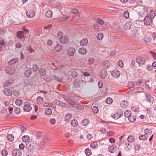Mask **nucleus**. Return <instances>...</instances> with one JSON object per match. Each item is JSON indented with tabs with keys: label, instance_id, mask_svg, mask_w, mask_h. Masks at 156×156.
<instances>
[{
	"label": "nucleus",
	"instance_id": "f704fd0d",
	"mask_svg": "<svg viewBox=\"0 0 156 156\" xmlns=\"http://www.w3.org/2000/svg\"><path fill=\"white\" fill-rule=\"evenodd\" d=\"M78 75V74L77 73L76 71L74 70H73L72 71L70 74V76L73 77H76Z\"/></svg>",
	"mask_w": 156,
	"mask_h": 156
},
{
	"label": "nucleus",
	"instance_id": "f257e3e1",
	"mask_svg": "<svg viewBox=\"0 0 156 156\" xmlns=\"http://www.w3.org/2000/svg\"><path fill=\"white\" fill-rule=\"evenodd\" d=\"M85 77L84 76H81L77 78L75 80L74 84L75 86L78 87L80 84L85 83L86 81L84 80Z\"/></svg>",
	"mask_w": 156,
	"mask_h": 156
},
{
	"label": "nucleus",
	"instance_id": "dca6fc26",
	"mask_svg": "<svg viewBox=\"0 0 156 156\" xmlns=\"http://www.w3.org/2000/svg\"><path fill=\"white\" fill-rule=\"evenodd\" d=\"M24 33L22 31H18L16 33L17 37L20 39H22L24 37Z\"/></svg>",
	"mask_w": 156,
	"mask_h": 156
},
{
	"label": "nucleus",
	"instance_id": "3c124183",
	"mask_svg": "<svg viewBox=\"0 0 156 156\" xmlns=\"http://www.w3.org/2000/svg\"><path fill=\"white\" fill-rule=\"evenodd\" d=\"M53 77L54 78L55 80L57 81L61 82L62 81V79L59 78L58 76L54 75L53 76Z\"/></svg>",
	"mask_w": 156,
	"mask_h": 156
},
{
	"label": "nucleus",
	"instance_id": "69168bd1",
	"mask_svg": "<svg viewBox=\"0 0 156 156\" xmlns=\"http://www.w3.org/2000/svg\"><path fill=\"white\" fill-rule=\"evenodd\" d=\"M6 32V30L5 29L3 28H0V34H3Z\"/></svg>",
	"mask_w": 156,
	"mask_h": 156
},
{
	"label": "nucleus",
	"instance_id": "4c0bfd02",
	"mask_svg": "<svg viewBox=\"0 0 156 156\" xmlns=\"http://www.w3.org/2000/svg\"><path fill=\"white\" fill-rule=\"evenodd\" d=\"M125 116L129 118L131 115V112L130 111H126L124 113Z\"/></svg>",
	"mask_w": 156,
	"mask_h": 156
},
{
	"label": "nucleus",
	"instance_id": "9b49d317",
	"mask_svg": "<svg viewBox=\"0 0 156 156\" xmlns=\"http://www.w3.org/2000/svg\"><path fill=\"white\" fill-rule=\"evenodd\" d=\"M120 72L117 69H115L112 72V75L115 78H116L119 76Z\"/></svg>",
	"mask_w": 156,
	"mask_h": 156
},
{
	"label": "nucleus",
	"instance_id": "c03bdc74",
	"mask_svg": "<svg viewBox=\"0 0 156 156\" xmlns=\"http://www.w3.org/2000/svg\"><path fill=\"white\" fill-rule=\"evenodd\" d=\"M75 107L74 108H76L78 110H83L84 109V108L83 106H82L81 105H76L75 104Z\"/></svg>",
	"mask_w": 156,
	"mask_h": 156
},
{
	"label": "nucleus",
	"instance_id": "393cba45",
	"mask_svg": "<svg viewBox=\"0 0 156 156\" xmlns=\"http://www.w3.org/2000/svg\"><path fill=\"white\" fill-rule=\"evenodd\" d=\"M128 105V102L126 101H122L121 103V106L123 108H126Z\"/></svg>",
	"mask_w": 156,
	"mask_h": 156
},
{
	"label": "nucleus",
	"instance_id": "ddd939ff",
	"mask_svg": "<svg viewBox=\"0 0 156 156\" xmlns=\"http://www.w3.org/2000/svg\"><path fill=\"white\" fill-rule=\"evenodd\" d=\"M35 14L34 11L32 10H29L26 12V14L27 16L30 18H32L34 17Z\"/></svg>",
	"mask_w": 156,
	"mask_h": 156
},
{
	"label": "nucleus",
	"instance_id": "338daca9",
	"mask_svg": "<svg viewBox=\"0 0 156 156\" xmlns=\"http://www.w3.org/2000/svg\"><path fill=\"white\" fill-rule=\"evenodd\" d=\"M2 153L3 156H6L8 154V152L7 151L3 150L2 152Z\"/></svg>",
	"mask_w": 156,
	"mask_h": 156
},
{
	"label": "nucleus",
	"instance_id": "603ef678",
	"mask_svg": "<svg viewBox=\"0 0 156 156\" xmlns=\"http://www.w3.org/2000/svg\"><path fill=\"white\" fill-rule=\"evenodd\" d=\"M37 102L40 104L43 101V99L42 97L38 96L37 98Z\"/></svg>",
	"mask_w": 156,
	"mask_h": 156
},
{
	"label": "nucleus",
	"instance_id": "7ed1b4c3",
	"mask_svg": "<svg viewBox=\"0 0 156 156\" xmlns=\"http://www.w3.org/2000/svg\"><path fill=\"white\" fill-rule=\"evenodd\" d=\"M145 135L147 136V138L150 136V138L149 139V141H151L152 140L153 136V134H152L151 131L149 129H145L144 130Z\"/></svg>",
	"mask_w": 156,
	"mask_h": 156
},
{
	"label": "nucleus",
	"instance_id": "2f4dec72",
	"mask_svg": "<svg viewBox=\"0 0 156 156\" xmlns=\"http://www.w3.org/2000/svg\"><path fill=\"white\" fill-rule=\"evenodd\" d=\"M52 12L50 10H49L45 13V15L46 17L48 18H51L52 16Z\"/></svg>",
	"mask_w": 156,
	"mask_h": 156
},
{
	"label": "nucleus",
	"instance_id": "72a5a7b5",
	"mask_svg": "<svg viewBox=\"0 0 156 156\" xmlns=\"http://www.w3.org/2000/svg\"><path fill=\"white\" fill-rule=\"evenodd\" d=\"M67 102L72 106L73 107H75V103L73 101L69 99H68L67 100Z\"/></svg>",
	"mask_w": 156,
	"mask_h": 156
},
{
	"label": "nucleus",
	"instance_id": "aec40b11",
	"mask_svg": "<svg viewBox=\"0 0 156 156\" xmlns=\"http://www.w3.org/2000/svg\"><path fill=\"white\" fill-rule=\"evenodd\" d=\"M116 148V147L113 145L109 146L108 147V151L111 153H114L115 152V150Z\"/></svg>",
	"mask_w": 156,
	"mask_h": 156
},
{
	"label": "nucleus",
	"instance_id": "864d4df0",
	"mask_svg": "<svg viewBox=\"0 0 156 156\" xmlns=\"http://www.w3.org/2000/svg\"><path fill=\"white\" fill-rule=\"evenodd\" d=\"M13 94L15 96L18 97L20 95V93L19 91L15 90L13 92Z\"/></svg>",
	"mask_w": 156,
	"mask_h": 156
},
{
	"label": "nucleus",
	"instance_id": "1a4fd4ad",
	"mask_svg": "<svg viewBox=\"0 0 156 156\" xmlns=\"http://www.w3.org/2000/svg\"><path fill=\"white\" fill-rule=\"evenodd\" d=\"M136 62L140 65H143L145 62V58L143 57L137 58L136 59Z\"/></svg>",
	"mask_w": 156,
	"mask_h": 156
},
{
	"label": "nucleus",
	"instance_id": "0eeeda50",
	"mask_svg": "<svg viewBox=\"0 0 156 156\" xmlns=\"http://www.w3.org/2000/svg\"><path fill=\"white\" fill-rule=\"evenodd\" d=\"M69 41L68 37L65 36L62 37L60 39V42L62 44L67 43Z\"/></svg>",
	"mask_w": 156,
	"mask_h": 156
},
{
	"label": "nucleus",
	"instance_id": "20e7f679",
	"mask_svg": "<svg viewBox=\"0 0 156 156\" xmlns=\"http://www.w3.org/2000/svg\"><path fill=\"white\" fill-rule=\"evenodd\" d=\"M144 21L145 24L148 26L151 24L152 20V19L149 17V16H147L145 17Z\"/></svg>",
	"mask_w": 156,
	"mask_h": 156
},
{
	"label": "nucleus",
	"instance_id": "f03ea898",
	"mask_svg": "<svg viewBox=\"0 0 156 156\" xmlns=\"http://www.w3.org/2000/svg\"><path fill=\"white\" fill-rule=\"evenodd\" d=\"M36 146V144L32 141H30L26 144L27 148L30 149V150L34 149Z\"/></svg>",
	"mask_w": 156,
	"mask_h": 156
},
{
	"label": "nucleus",
	"instance_id": "79ce46f5",
	"mask_svg": "<svg viewBox=\"0 0 156 156\" xmlns=\"http://www.w3.org/2000/svg\"><path fill=\"white\" fill-rule=\"evenodd\" d=\"M40 73L41 75L42 76H44L46 74V70L44 69H41L40 70Z\"/></svg>",
	"mask_w": 156,
	"mask_h": 156
},
{
	"label": "nucleus",
	"instance_id": "bb28decb",
	"mask_svg": "<svg viewBox=\"0 0 156 156\" xmlns=\"http://www.w3.org/2000/svg\"><path fill=\"white\" fill-rule=\"evenodd\" d=\"M152 40V37H151V36H145L144 38V41L146 42L149 43Z\"/></svg>",
	"mask_w": 156,
	"mask_h": 156
},
{
	"label": "nucleus",
	"instance_id": "ea45409f",
	"mask_svg": "<svg viewBox=\"0 0 156 156\" xmlns=\"http://www.w3.org/2000/svg\"><path fill=\"white\" fill-rule=\"evenodd\" d=\"M132 24V23L131 22H127L126 23L125 25V28L127 29H129L131 27V25Z\"/></svg>",
	"mask_w": 156,
	"mask_h": 156
},
{
	"label": "nucleus",
	"instance_id": "5701e85b",
	"mask_svg": "<svg viewBox=\"0 0 156 156\" xmlns=\"http://www.w3.org/2000/svg\"><path fill=\"white\" fill-rule=\"evenodd\" d=\"M87 50L84 48H80L79 50V53L82 55H84L87 53Z\"/></svg>",
	"mask_w": 156,
	"mask_h": 156
},
{
	"label": "nucleus",
	"instance_id": "052dcab7",
	"mask_svg": "<svg viewBox=\"0 0 156 156\" xmlns=\"http://www.w3.org/2000/svg\"><path fill=\"white\" fill-rule=\"evenodd\" d=\"M150 54L152 56L153 58L155 59L156 58V54L154 52L152 51H151L150 52Z\"/></svg>",
	"mask_w": 156,
	"mask_h": 156
},
{
	"label": "nucleus",
	"instance_id": "a18cd8bd",
	"mask_svg": "<svg viewBox=\"0 0 156 156\" xmlns=\"http://www.w3.org/2000/svg\"><path fill=\"white\" fill-rule=\"evenodd\" d=\"M62 46L61 45L58 44L55 48V49L56 51H58L60 50L62 48Z\"/></svg>",
	"mask_w": 156,
	"mask_h": 156
},
{
	"label": "nucleus",
	"instance_id": "a878e982",
	"mask_svg": "<svg viewBox=\"0 0 156 156\" xmlns=\"http://www.w3.org/2000/svg\"><path fill=\"white\" fill-rule=\"evenodd\" d=\"M18 61V59L17 58H15L12 59L10 60L8 64L9 65H12L16 63Z\"/></svg>",
	"mask_w": 156,
	"mask_h": 156
},
{
	"label": "nucleus",
	"instance_id": "4be33fe9",
	"mask_svg": "<svg viewBox=\"0 0 156 156\" xmlns=\"http://www.w3.org/2000/svg\"><path fill=\"white\" fill-rule=\"evenodd\" d=\"M156 15V12L155 11L152 10L151 11L149 14H148L147 16H149V17L151 18L152 19Z\"/></svg>",
	"mask_w": 156,
	"mask_h": 156
},
{
	"label": "nucleus",
	"instance_id": "c9c22d12",
	"mask_svg": "<svg viewBox=\"0 0 156 156\" xmlns=\"http://www.w3.org/2000/svg\"><path fill=\"white\" fill-rule=\"evenodd\" d=\"M89 121L88 119H84L82 122V124L84 126H86L89 123Z\"/></svg>",
	"mask_w": 156,
	"mask_h": 156
},
{
	"label": "nucleus",
	"instance_id": "7c9ffc66",
	"mask_svg": "<svg viewBox=\"0 0 156 156\" xmlns=\"http://www.w3.org/2000/svg\"><path fill=\"white\" fill-rule=\"evenodd\" d=\"M129 120L131 122H134L136 119V117L134 115H131L128 118Z\"/></svg>",
	"mask_w": 156,
	"mask_h": 156
},
{
	"label": "nucleus",
	"instance_id": "cd10ccee",
	"mask_svg": "<svg viewBox=\"0 0 156 156\" xmlns=\"http://www.w3.org/2000/svg\"><path fill=\"white\" fill-rule=\"evenodd\" d=\"M22 139L24 142H28L30 140V137L28 136H24L22 137Z\"/></svg>",
	"mask_w": 156,
	"mask_h": 156
},
{
	"label": "nucleus",
	"instance_id": "e433bc0d",
	"mask_svg": "<svg viewBox=\"0 0 156 156\" xmlns=\"http://www.w3.org/2000/svg\"><path fill=\"white\" fill-rule=\"evenodd\" d=\"M78 124L77 121L75 119L72 120L71 122V124L73 126H76L78 125Z\"/></svg>",
	"mask_w": 156,
	"mask_h": 156
},
{
	"label": "nucleus",
	"instance_id": "c85d7f7f",
	"mask_svg": "<svg viewBox=\"0 0 156 156\" xmlns=\"http://www.w3.org/2000/svg\"><path fill=\"white\" fill-rule=\"evenodd\" d=\"M23 103V100L20 98L17 99L15 101L16 104L18 106L22 104Z\"/></svg>",
	"mask_w": 156,
	"mask_h": 156
},
{
	"label": "nucleus",
	"instance_id": "473e14b6",
	"mask_svg": "<svg viewBox=\"0 0 156 156\" xmlns=\"http://www.w3.org/2000/svg\"><path fill=\"white\" fill-rule=\"evenodd\" d=\"M134 139L135 138L132 135L129 136L127 138V140L129 142L132 143L133 142Z\"/></svg>",
	"mask_w": 156,
	"mask_h": 156
},
{
	"label": "nucleus",
	"instance_id": "412c9836",
	"mask_svg": "<svg viewBox=\"0 0 156 156\" xmlns=\"http://www.w3.org/2000/svg\"><path fill=\"white\" fill-rule=\"evenodd\" d=\"M13 82V80H8L6 81L3 84V87H6L12 84Z\"/></svg>",
	"mask_w": 156,
	"mask_h": 156
},
{
	"label": "nucleus",
	"instance_id": "774afa93",
	"mask_svg": "<svg viewBox=\"0 0 156 156\" xmlns=\"http://www.w3.org/2000/svg\"><path fill=\"white\" fill-rule=\"evenodd\" d=\"M22 29L23 30V32L25 35L29 33V30L26 29L25 27H23Z\"/></svg>",
	"mask_w": 156,
	"mask_h": 156
},
{
	"label": "nucleus",
	"instance_id": "b1692460",
	"mask_svg": "<svg viewBox=\"0 0 156 156\" xmlns=\"http://www.w3.org/2000/svg\"><path fill=\"white\" fill-rule=\"evenodd\" d=\"M32 70L31 69H28L24 73L25 76L28 77L32 73Z\"/></svg>",
	"mask_w": 156,
	"mask_h": 156
},
{
	"label": "nucleus",
	"instance_id": "e2e57ef3",
	"mask_svg": "<svg viewBox=\"0 0 156 156\" xmlns=\"http://www.w3.org/2000/svg\"><path fill=\"white\" fill-rule=\"evenodd\" d=\"M15 46L17 48H20L22 47V44L20 43H16L15 44Z\"/></svg>",
	"mask_w": 156,
	"mask_h": 156
},
{
	"label": "nucleus",
	"instance_id": "c756f323",
	"mask_svg": "<svg viewBox=\"0 0 156 156\" xmlns=\"http://www.w3.org/2000/svg\"><path fill=\"white\" fill-rule=\"evenodd\" d=\"M88 43V40L86 38H84L81 40L80 42V44L81 45H84Z\"/></svg>",
	"mask_w": 156,
	"mask_h": 156
},
{
	"label": "nucleus",
	"instance_id": "5fc2aeb1",
	"mask_svg": "<svg viewBox=\"0 0 156 156\" xmlns=\"http://www.w3.org/2000/svg\"><path fill=\"white\" fill-rule=\"evenodd\" d=\"M124 17L126 19L129 17V12L127 11H126L124 13Z\"/></svg>",
	"mask_w": 156,
	"mask_h": 156
},
{
	"label": "nucleus",
	"instance_id": "680f3d73",
	"mask_svg": "<svg viewBox=\"0 0 156 156\" xmlns=\"http://www.w3.org/2000/svg\"><path fill=\"white\" fill-rule=\"evenodd\" d=\"M136 84H140L144 85V83L143 82V80L142 79L139 80L137 82H136Z\"/></svg>",
	"mask_w": 156,
	"mask_h": 156
},
{
	"label": "nucleus",
	"instance_id": "de8ad7c7",
	"mask_svg": "<svg viewBox=\"0 0 156 156\" xmlns=\"http://www.w3.org/2000/svg\"><path fill=\"white\" fill-rule=\"evenodd\" d=\"M106 102L107 104H110L112 102V100L110 98H108L105 101Z\"/></svg>",
	"mask_w": 156,
	"mask_h": 156
},
{
	"label": "nucleus",
	"instance_id": "4d7b16f0",
	"mask_svg": "<svg viewBox=\"0 0 156 156\" xmlns=\"http://www.w3.org/2000/svg\"><path fill=\"white\" fill-rule=\"evenodd\" d=\"M152 66H151L150 65H148L146 66V69H147L149 71H151L153 70Z\"/></svg>",
	"mask_w": 156,
	"mask_h": 156
},
{
	"label": "nucleus",
	"instance_id": "8fccbe9b",
	"mask_svg": "<svg viewBox=\"0 0 156 156\" xmlns=\"http://www.w3.org/2000/svg\"><path fill=\"white\" fill-rule=\"evenodd\" d=\"M97 22L98 24L101 25H102L104 23V20L101 18H98L97 20Z\"/></svg>",
	"mask_w": 156,
	"mask_h": 156
},
{
	"label": "nucleus",
	"instance_id": "bf43d9fd",
	"mask_svg": "<svg viewBox=\"0 0 156 156\" xmlns=\"http://www.w3.org/2000/svg\"><path fill=\"white\" fill-rule=\"evenodd\" d=\"M98 145V144L97 143V142H93L92 143H91L90 144V147L92 148H95L96 146H97Z\"/></svg>",
	"mask_w": 156,
	"mask_h": 156
},
{
	"label": "nucleus",
	"instance_id": "9d476101",
	"mask_svg": "<svg viewBox=\"0 0 156 156\" xmlns=\"http://www.w3.org/2000/svg\"><path fill=\"white\" fill-rule=\"evenodd\" d=\"M21 154L20 151L18 149H14L12 151V154L13 156H20Z\"/></svg>",
	"mask_w": 156,
	"mask_h": 156
},
{
	"label": "nucleus",
	"instance_id": "423d86ee",
	"mask_svg": "<svg viewBox=\"0 0 156 156\" xmlns=\"http://www.w3.org/2000/svg\"><path fill=\"white\" fill-rule=\"evenodd\" d=\"M23 108L25 111L29 112L31 110L32 108L29 103L26 102L25 103Z\"/></svg>",
	"mask_w": 156,
	"mask_h": 156
},
{
	"label": "nucleus",
	"instance_id": "49530a36",
	"mask_svg": "<svg viewBox=\"0 0 156 156\" xmlns=\"http://www.w3.org/2000/svg\"><path fill=\"white\" fill-rule=\"evenodd\" d=\"M92 110L94 113L95 114L97 113L98 112V108L96 106H94Z\"/></svg>",
	"mask_w": 156,
	"mask_h": 156
},
{
	"label": "nucleus",
	"instance_id": "4468645a",
	"mask_svg": "<svg viewBox=\"0 0 156 156\" xmlns=\"http://www.w3.org/2000/svg\"><path fill=\"white\" fill-rule=\"evenodd\" d=\"M145 98L148 101L151 102L153 99V98L148 93L145 94Z\"/></svg>",
	"mask_w": 156,
	"mask_h": 156
},
{
	"label": "nucleus",
	"instance_id": "13d9d810",
	"mask_svg": "<svg viewBox=\"0 0 156 156\" xmlns=\"http://www.w3.org/2000/svg\"><path fill=\"white\" fill-rule=\"evenodd\" d=\"M38 69V67L36 65H34L33 66V70L35 72Z\"/></svg>",
	"mask_w": 156,
	"mask_h": 156
},
{
	"label": "nucleus",
	"instance_id": "39448f33",
	"mask_svg": "<svg viewBox=\"0 0 156 156\" xmlns=\"http://www.w3.org/2000/svg\"><path fill=\"white\" fill-rule=\"evenodd\" d=\"M123 115V112L122 111H120L112 115L111 117L115 119H118L119 118L122 117Z\"/></svg>",
	"mask_w": 156,
	"mask_h": 156
},
{
	"label": "nucleus",
	"instance_id": "0e129e2a",
	"mask_svg": "<svg viewBox=\"0 0 156 156\" xmlns=\"http://www.w3.org/2000/svg\"><path fill=\"white\" fill-rule=\"evenodd\" d=\"M118 65L121 67H122L123 66V62L121 60H119L118 62Z\"/></svg>",
	"mask_w": 156,
	"mask_h": 156
},
{
	"label": "nucleus",
	"instance_id": "f3484780",
	"mask_svg": "<svg viewBox=\"0 0 156 156\" xmlns=\"http://www.w3.org/2000/svg\"><path fill=\"white\" fill-rule=\"evenodd\" d=\"M102 65L104 68L107 69L109 67L110 63L108 61H105L102 62Z\"/></svg>",
	"mask_w": 156,
	"mask_h": 156
},
{
	"label": "nucleus",
	"instance_id": "37998d69",
	"mask_svg": "<svg viewBox=\"0 0 156 156\" xmlns=\"http://www.w3.org/2000/svg\"><path fill=\"white\" fill-rule=\"evenodd\" d=\"M46 114L47 115H50L52 113V110L50 108H47L45 110Z\"/></svg>",
	"mask_w": 156,
	"mask_h": 156
},
{
	"label": "nucleus",
	"instance_id": "a19ab883",
	"mask_svg": "<svg viewBox=\"0 0 156 156\" xmlns=\"http://www.w3.org/2000/svg\"><path fill=\"white\" fill-rule=\"evenodd\" d=\"M7 138L9 141L12 142L13 140L14 136L12 134H9L8 135Z\"/></svg>",
	"mask_w": 156,
	"mask_h": 156
},
{
	"label": "nucleus",
	"instance_id": "6e6552de",
	"mask_svg": "<svg viewBox=\"0 0 156 156\" xmlns=\"http://www.w3.org/2000/svg\"><path fill=\"white\" fill-rule=\"evenodd\" d=\"M6 73L9 75L13 74L15 72V68L14 67H8L5 69Z\"/></svg>",
	"mask_w": 156,
	"mask_h": 156
},
{
	"label": "nucleus",
	"instance_id": "6e6d98bb",
	"mask_svg": "<svg viewBox=\"0 0 156 156\" xmlns=\"http://www.w3.org/2000/svg\"><path fill=\"white\" fill-rule=\"evenodd\" d=\"M139 139L140 140H144L147 139V136L144 135L140 136L139 137Z\"/></svg>",
	"mask_w": 156,
	"mask_h": 156
},
{
	"label": "nucleus",
	"instance_id": "09e8293b",
	"mask_svg": "<svg viewBox=\"0 0 156 156\" xmlns=\"http://www.w3.org/2000/svg\"><path fill=\"white\" fill-rule=\"evenodd\" d=\"M85 152L86 155L89 156L90 155L91 153L90 150L89 149H87L85 150Z\"/></svg>",
	"mask_w": 156,
	"mask_h": 156
},
{
	"label": "nucleus",
	"instance_id": "6ab92c4d",
	"mask_svg": "<svg viewBox=\"0 0 156 156\" xmlns=\"http://www.w3.org/2000/svg\"><path fill=\"white\" fill-rule=\"evenodd\" d=\"M72 116V115L71 114L69 113L67 114L65 116L64 118V120L66 121L67 122H69L70 120V119Z\"/></svg>",
	"mask_w": 156,
	"mask_h": 156
},
{
	"label": "nucleus",
	"instance_id": "58836bf2",
	"mask_svg": "<svg viewBox=\"0 0 156 156\" xmlns=\"http://www.w3.org/2000/svg\"><path fill=\"white\" fill-rule=\"evenodd\" d=\"M103 37V35L102 33H100L98 34L97 38L98 40H101Z\"/></svg>",
	"mask_w": 156,
	"mask_h": 156
},
{
	"label": "nucleus",
	"instance_id": "f8f14e48",
	"mask_svg": "<svg viewBox=\"0 0 156 156\" xmlns=\"http://www.w3.org/2000/svg\"><path fill=\"white\" fill-rule=\"evenodd\" d=\"M75 52V50L73 48H69L68 49V54L71 56H73Z\"/></svg>",
	"mask_w": 156,
	"mask_h": 156
},
{
	"label": "nucleus",
	"instance_id": "2eb2a0df",
	"mask_svg": "<svg viewBox=\"0 0 156 156\" xmlns=\"http://www.w3.org/2000/svg\"><path fill=\"white\" fill-rule=\"evenodd\" d=\"M4 93V94L7 96H10L12 95V91L10 89L7 88L5 89Z\"/></svg>",
	"mask_w": 156,
	"mask_h": 156
},
{
	"label": "nucleus",
	"instance_id": "a211bd4d",
	"mask_svg": "<svg viewBox=\"0 0 156 156\" xmlns=\"http://www.w3.org/2000/svg\"><path fill=\"white\" fill-rule=\"evenodd\" d=\"M100 75L102 78H104L106 77L107 75V73L106 70L105 69L102 70L100 72Z\"/></svg>",
	"mask_w": 156,
	"mask_h": 156
}]
</instances>
